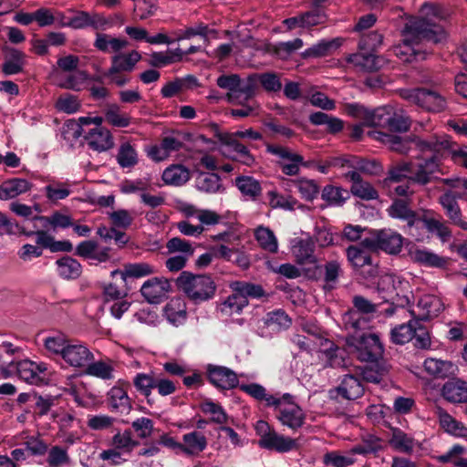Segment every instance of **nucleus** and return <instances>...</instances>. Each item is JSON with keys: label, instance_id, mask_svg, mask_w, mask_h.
Segmentation results:
<instances>
[{"label": "nucleus", "instance_id": "56", "mask_svg": "<svg viewBox=\"0 0 467 467\" xmlns=\"http://www.w3.org/2000/svg\"><path fill=\"white\" fill-rule=\"evenodd\" d=\"M235 185L240 192L253 199L261 194L262 188L259 182L250 176H240L235 180Z\"/></svg>", "mask_w": 467, "mask_h": 467}, {"label": "nucleus", "instance_id": "22", "mask_svg": "<svg viewBox=\"0 0 467 467\" xmlns=\"http://www.w3.org/2000/svg\"><path fill=\"white\" fill-rule=\"evenodd\" d=\"M409 256L414 263L428 267H444L446 259L437 254L426 249L411 246L409 249Z\"/></svg>", "mask_w": 467, "mask_h": 467}, {"label": "nucleus", "instance_id": "13", "mask_svg": "<svg viewBox=\"0 0 467 467\" xmlns=\"http://www.w3.org/2000/svg\"><path fill=\"white\" fill-rule=\"evenodd\" d=\"M442 310L443 303L439 297L425 295L418 300L416 309L411 311V315L421 323L437 317Z\"/></svg>", "mask_w": 467, "mask_h": 467}, {"label": "nucleus", "instance_id": "20", "mask_svg": "<svg viewBox=\"0 0 467 467\" xmlns=\"http://www.w3.org/2000/svg\"><path fill=\"white\" fill-rule=\"evenodd\" d=\"M389 213L393 218L406 222V227L410 231L414 226L419 227L421 223V218L409 207L408 202L404 200H395L389 208Z\"/></svg>", "mask_w": 467, "mask_h": 467}, {"label": "nucleus", "instance_id": "49", "mask_svg": "<svg viewBox=\"0 0 467 467\" xmlns=\"http://www.w3.org/2000/svg\"><path fill=\"white\" fill-rule=\"evenodd\" d=\"M411 124V120L409 116H407L403 109H393L390 116L389 122H388L386 127V132H406L409 130Z\"/></svg>", "mask_w": 467, "mask_h": 467}, {"label": "nucleus", "instance_id": "41", "mask_svg": "<svg viewBox=\"0 0 467 467\" xmlns=\"http://www.w3.org/2000/svg\"><path fill=\"white\" fill-rule=\"evenodd\" d=\"M157 372L150 371V373H138L133 379V385L141 395H143L148 403H151V391L155 389V380Z\"/></svg>", "mask_w": 467, "mask_h": 467}, {"label": "nucleus", "instance_id": "61", "mask_svg": "<svg viewBox=\"0 0 467 467\" xmlns=\"http://www.w3.org/2000/svg\"><path fill=\"white\" fill-rule=\"evenodd\" d=\"M375 367L366 366L364 368H358L357 370V375H359L362 379L372 382L379 383L381 381L382 377L387 373L388 369L384 364H379L375 362Z\"/></svg>", "mask_w": 467, "mask_h": 467}, {"label": "nucleus", "instance_id": "50", "mask_svg": "<svg viewBox=\"0 0 467 467\" xmlns=\"http://www.w3.org/2000/svg\"><path fill=\"white\" fill-rule=\"evenodd\" d=\"M434 414L438 417L440 425L447 432L455 436H460L462 429L464 428L462 423L453 419L445 410L440 406H436L434 409Z\"/></svg>", "mask_w": 467, "mask_h": 467}, {"label": "nucleus", "instance_id": "7", "mask_svg": "<svg viewBox=\"0 0 467 467\" xmlns=\"http://www.w3.org/2000/svg\"><path fill=\"white\" fill-rule=\"evenodd\" d=\"M291 398L290 394H285L279 398V403L273 407L277 412L276 418L279 421L296 431L303 426L306 416L298 405L290 401Z\"/></svg>", "mask_w": 467, "mask_h": 467}, {"label": "nucleus", "instance_id": "34", "mask_svg": "<svg viewBox=\"0 0 467 467\" xmlns=\"http://www.w3.org/2000/svg\"><path fill=\"white\" fill-rule=\"evenodd\" d=\"M233 136H221V141L230 150L234 152L233 157L235 161L246 165L252 166L255 160L254 157L250 153L248 148L241 143L237 140H234Z\"/></svg>", "mask_w": 467, "mask_h": 467}, {"label": "nucleus", "instance_id": "10", "mask_svg": "<svg viewBox=\"0 0 467 467\" xmlns=\"http://www.w3.org/2000/svg\"><path fill=\"white\" fill-rule=\"evenodd\" d=\"M463 192L447 191L439 198V202L445 211L451 223L461 229L467 231V220L462 215L457 199H462Z\"/></svg>", "mask_w": 467, "mask_h": 467}, {"label": "nucleus", "instance_id": "63", "mask_svg": "<svg viewBox=\"0 0 467 467\" xmlns=\"http://www.w3.org/2000/svg\"><path fill=\"white\" fill-rule=\"evenodd\" d=\"M117 161L122 168H130L135 166L138 162L135 149L130 143L121 144L117 155Z\"/></svg>", "mask_w": 467, "mask_h": 467}, {"label": "nucleus", "instance_id": "5", "mask_svg": "<svg viewBox=\"0 0 467 467\" xmlns=\"http://www.w3.org/2000/svg\"><path fill=\"white\" fill-rule=\"evenodd\" d=\"M400 96L409 102L431 112H441L446 108L445 97L437 88H403Z\"/></svg>", "mask_w": 467, "mask_h": 467}, {"label": "nucleus", "instance_id": "1", "mask_svg": "<svg viewBox=\"0 0 467 467\" xmlns=\"http://www.w3.org/2000/svg\"><path fill=\"white\" fill-rule=\"evenodd\" d=\"M420 16L407 20L402 30L403 43L410 47L422 40L440 43L446 38V32L441 21L446 18L441 6L425 3Z\"/></svg>", "mask_w": 467, "mask_h": 467}, {"label": "nucleus", "instance_id": "42", "mask_svg": "<svg viewBox=\"0 0 467 467\" xmlns=\"http://www.w3.org/2000/svg\"><path fill=\"white\" fill-rule=\"evenodd\" d=\"M56 264L58 275L64 279H77L82 273L81 265L70 256H63Z\"/></svg>", "mask_w": 467, "mask_h": 467}, {"label": "nucleus", "instance_id": "40", "mask_svg": "<svg viewBox=\"0 0 467 467\" xmlns=\"http://www.w3.org/2000/svg\"><path fill=\"white\" fill-rule=\"evenodd\" d=\"M105 121L117 128H126L130 124V117L123 113L116 103L108 104L103 109Z\"/></svg>", "mask_w": 467, "mask_h": 467}, {"label": "nucleus", "instance_id": "21", "mask_svg": "<svg viewBox=\"0 0 467 467\" xmlns=\"http://www.w3.org/2000/svg\"><path fill=\"white\" fill-rule=\"evenodd\" d=\"M182 440L181 452L186 456H198L207 448L208 444L207 438L197 431L183 434Z\"/></svg>", "mask_w": 467, "mask_h": 467}, {"label": "nucleus", "instance_id": "14", "mask_svg": "<svg viewBox=\"0 0 467 467\" xmlns=\"http://www.w3.org/2000/svg\"><path fill=\"white\" fill-rule=\"evenodd\" d=\"M347 61L353 66L356 71L365 73L378 71L384 64L383 57L359 49L357 53L349 55Z\"/></svg>", "mask_w": 467, "mask_h": 467}, {"label": "nucleus", "instance_id": "48", "mask_svg": "<svg viewBox=\"0 0 467 467\" xmlns=\"http://www.w3.org/2000/svg\"><path fill=\"white\" fill-rule=\"evenodd\" d=\"M411 171V162L400 161L389 170L387 178L383 181V185L390 187L391 182H400L404 179L410 182V175Z\"/></svg>", "mask_w": 467, "mask_h": 467}, {"label": "nucleus", "instance_id": "32", "mask_svg": "<svg viewBox=\"0 0 467 467\" xmlns=\"http://www.w3.org/2000/svg\"><path fill=\"white\" fill-rule=\"evenodd\" d=\"M128 45L129 42L126 39L114 37L100 32L96 34V39L93 43L94 47L103 53H119L120 50L127 47Z\"/></svg>", "mask_w": 467, "mask_h": 467}, {"label": "nucleus", "instance_id": "31", "mask_svg": "<svg viewBox=\"0 0 467 467\" xmlns=\"http://www.w3.org/2000/svg\"><path fill=\"white\" fill-rule=\"evenodd\" d=\"M195 186L198 191L213 194L223 190L221 178L216 173L197 171Z\"/></svg>", "mask_w": 467, "mask_h": 467}, {"label": "nucleus", "instance_id": "17", "mask_svg": "<svg viewBox=\"0 0 467 467\" xmlns=\"http://www.w3.org/2000/svg\"><path fill=\"white\" fill-rule=\"evenodd\" d=\"M84 140L90 149L99 152L108 150L114 145L109 130L103 127L89 129L86 131Z\"/></svg>", "mask_w": 467, "mask_h": 467}, {"label": "nucleus", "instance_id": "35", "mask_svg": "<svg viewBox=\"0 0 467 467\" xmlns=\"http://www.w3.org/2000/svg\"><path fill=\"white\" fill-rule=\"evenodd\" d=\"M155 273L154 266L148 263H134L127 264L124 265L123 270H114L111 272V276L119 275L123 281L127 277L140 278Z\"/></svg>", "mask_w": 467, "mask_h": 467}, {"label": "nucleus", "instance_id": "3", "mask_svg": "<svg viewBox=\"0 0 467 467\" xmlns=\"http://www.w3.org/2000/svg\"><path fill=\"white\" fill-rule=\"evenodd\" d=\"M175 283L178 288L194 303L211 299L216 290L215 284L211 276L193 275L187 271L182 272Z\"/></svg>", "mask_w": 467, "mask_h": 467}, {"label": "nucleus", "instance_id": "47", "mask_svg": "<svg viewBox=\"0 0 467 467\" xmlns=\"http://www.w3.org/2000/svg\"><path fill=\"white\" fill-rule=\"evenodd\" d=\"M219 88L228 90V100L233 102L239 99L238 88L241 85V78L237 74L221 75L216 80Z\"/></svg>", "mask_w": 467, "mask_h": 467}, {"label": "nucleus", "instance_id": "8", "mask_svg": "<svg viewBox=\"0 0 467 467\" xmlns=\"http://www.w3.org/2000/svg\"><path fill=\"white\" fill-rule=\"evenodd\" d=\"M62 359L67 367L83 372L95 356L86 344L70 340Z\"/></svg>", "mask_w": 467, "mask_h": 467}, {"label": "nucleus", "instance_id": "37", "mask_svg": "<svg viewBox=\"0 0 467 467\" xmlns=\"http://www.w3.org/2000/svg\"><path fill=\"white\" fill-rule=\"evenodd\" d=\"M86 375L95 377L103 380L114 379V367L111 361L98 360L89 361L83 371Z\"/></svg>", "mask_w": 467, "mask_h": 467}, {"label": "nucleus", "instance_id": "44", "mask_svg": "<svg viewBox=\"0 0 467 467\" xmlns=\"http://www.w3.org/2000/svg\"><path fill=\"white\" fill-rule=\"evenodd\" d=\"M88 79V74L84 70H74L60 76L58 86L62 88L79 91Z\"/></svg>", "mask_w": 467, "mask_h": 467}, {"label": "nucleus", "instance_id": "59", "mask_svg": "<svg viewBox=\"0 0 467 467\" xmlns=\"http://www.w3.org/2000/svg\"><path fill=\"white\" fill-rule=\"evenodd\" d=\"M84 123L81 121L75 119H68L65 122L62 128V136L65 140L73 144L77 141L81 136L84 137L86 131L83 128Z\"/></svg>", "mask_w": 467, "mask_h": 467}, {"label": "nucleus", "instance_id": "55", "mask_svg": "<svg viewBox=\"0 0 467 467\" xmlns=\"http://www.w3.org/2000/svg\"><path fill=\"white\" fill-rule=\"evenodd\" d=\"M382 449V441L374 435L368 434L363 437L360 444H358L351 449V452L366 455L368 453H376Z\"/></svg>", "mask_w": 467, "mask_h": 467}, {"label": "nucleus", "instance_id": "25", "mask_svg": "<svg viewBox=\"0 0 467 467\" xmlns=\"http://www.w3.org/2000/svg\"><path fill=\"white\" fill-rule=\"evenodd\" d=\"M163 315L169 323L175 327L182 326L187 319V306L183 299L171 298L163 308Z\"/></svg>", "mask_w": 467, "mask_h": 467}, {"label": "nucleus", "instance_id": "46", "mask_svg": "<svg viewBox=\"0 0 467 467\" xmlns=\"http://www.w3.org/2000/svg\"><path fill=\"white\" fill-rule=\"evenodd\" d=\"M393 107L388 105L378 108L372 111L366 113V124L368 126L379 127L386 129L388 122H389Z\"/></svg>", "mask_w": 467, "mask_h": 467}, {"label": "nucleus", "instance_id": "33", "mask_svg": "<svg viewBox=\"0 0 467 467\" xmlns=\"http://www.w3.org/2000/svg\"><path fill=\"white\" fill-rule=\"evenodd\" d=\"M338 394L346 400H356L364 393L360 379L354 375H346L337 387Z\"/></svg>", "mask_w": 467, "mask_h": 467}, {"label": "nucleus", "instance_id": "53", "mask_svg": "<svg viewBox=\"0 0 467 467\" xmlns=\"http://www.w3.org/2000/svg\"><path fill=\"white\" fill-rule=\"evenodd\" d=\"M254 234L258 244L264 250L270 253L277 252V239L273 231L267 227L260 226L255 230Z\"/></svg>", "mask_w": 467, "mask_h": 467}, {"label": "nucleus", "instance_id": "45", "mask_svg": "<svg viewBox=\"0 0 467 467\" xmlns=\"http://www.w3.org/2000/svg\"><path fill=\"white\" fill-rule=\"evenodd\" d=\"M303 46L304 43L301 38H295L291 41L278 42L272 45L270 51L279 59L286 60Z\"/></svg>", "mask_w": 467, "mask_h": 467}, {"label": "nucleus", "instance_id": "30", "mask_svg": "<svg viewBox=\"0 0 467 467\" xmlns=\"http://www.w3.org/2000/svg\"><path fill=\"white\" fill-rule=\"evenodd\" d=\"M403 283L394 275L386 274L378 281V291L385 301L393 300L400 296Z\"/></svg>", "mask_w": 467, "mask_h": 467}, {"label": "nucleus", "instance_id": "16", "mask_svg": "<svg viewBox=\"0 0 467 467\" xmlns=\"http://www.w3.org/2000/svg\"><path fill=\"white\" fill-rule=\"evenodd\" d=\"M207 371L211 383L217 388L231 389L238 386L236 373L226 367L209 365Z\"/></svg>", "mask_w": 467, "mask_h": 467}, {"label": "nucleus", "instance_id": "54", "mask_svg": "<svg viewBox=\"0 0 467 467\" xmlns=\"http://www.w3.org/2000/svg\"><path fill=\"white\" fill-rule=\"evenodd\" d=\"M466 450L463 446L453 445L446 453L437 457L441 463L451 462L456 467H467V458L462 457Z\"/></svg>", "mask_w": 467, "mask_h": 467}, {"label": "nucleus", "instance_id": "23", "mask_svg": "<svg viewBox=\"0 0 467 467\" xmlns=\"http://www.w3.org/2000/svg\"><path fill=\"white\" fill-rule=\"evenodd\" d=\"M291 252L298 264H313L317 261L314 254L315 244L311 238L294 239L292 241Z\"/></svg>", "mask_w": 467, "mask_h": 467}, {"label": "nucleus", "instance_id": "52", "mask_svg": "<svg viewBox=\"0 0 467 467\" xmlns=\"http://www.w3.org/2000/svg\"><path fill=\"white\" fill-rule=\"evenodd\" d=\"M321 196L328 204L341 206L349 198V193L340 187L327 185L324 187Z\"/></svg>", "mask_w": 467, "mask_h": 467}, {"label": "nucleus", "instance_id": "2", "mask_svg": "<svg viewBox=\"0 0 467 467\" xmlns=\"http://www.w3.org/2000/svg\"><path fill=\"white\" fill-rule=\"evenodd\" d=\"M368 135L400 154H410L413 150H418L421 153H441L442 151L451 150L452 144L449 137L445 134H434L426 139L417 136L403 138L379 130L368 131Z\"/></svg>", "mask_w": 467, "mask_h": 467}, {"label": "nucleus", "instance_id": "62", "mask_svg": "<svg viewBox=\"0 0 467 467\" xmlns=\"http://www.w3.org/2000/svg\"><path fill=\"white\" fill-rule=\"evenodd\" d=\"M354 454L351 452V450L347 454L330 451L324 455L323 462L327 466L348 467L355 462Z\"/></svg>", "mask_w": 467, "mask_h": 467}, {"label": "nucleus", "instance_id": "12", "mask_svg": "<svg viewBox=\"0 0 467 467\" xmlns=\"http://www.w3.org/2000/svg\"><path fill=\"white\" fill-rule=\"evenodd\" d=\"M171 291V280L165 277H152L141 286L140 293L150 304H159Z\"/></svg>", "mask_w": 467, "mask_h": 467}, {"label": "nucleus", "instance_id": "24", "mask_svg": "<svg viewBox=\"0 0 467 467\" xmlns=\"http://www.w3.org/2000/svg\"><path fill=\"white\" fill-rule=\"evenodd\" d=\"M258 444L264 449L274 450L278 452H287L296 448L295 439L278 434L275 431L267 436L265 435L264 440H259Z\"/></svg>", "mask_w": 467, "mask_h": 467}, {"label": "nucleus", "instance_id": "36", "mask_svg": "<svg viewBox=\"0 0 467 467\" xmlns=\"http://www.w3.org/2000/svg\"><path fill=\"white\" fill-rule=\"evenodd\" d=\"M340 45L341 40L339 38H334L330 40L323 39L313 45L311 47L306 49L301 54V56L303 58L326 57L337 49Z\"/></svg>", "mask_w": 467, "mask_h": 467}, {"label": "nucleus", "instance_id": "15", "mask_svg": "<svg viewBox=\"0 0 467 467\" xmlns=\"http://www.w3.org/2000/svg\"><path fill=\"white\" fill-rule=\"evenodd\" d=\"M16 370L18 377L22 380L37 385L45 380L47 365L44 362L36 363L25 359L17 363Z\"/></svg>", "mask_w": 467, "mask_h": 467}, {"label": "nucleus", "instance_id": "26", "mask_svg": "<svg viewBox=\"0 0 467 467\" xmlns=\"http://www.w3.org/2000/svg\"><path fill=\"white\" fill-rule=\"evenodd\" d=\"M140 59L141 55L136 50L128 53H119L110 59V73L131 72Z\"/></svg>", "mask_w": 467, "mask_h": 467}, {"label": "nucleus", "instance_id": "38", "mask_svg": "<svg viewBox=\"0 0 467 467\" xmlns=\"http://www.w3.org/2000/svg\"><path fill=\"white\" fill-rule=\"evenodd\" d=\"M109 406L112 410L124 413L130 408V400L127 392L120 387H113L108 393Z\"/></svg>", "mask_w": 467, "mask_h": 467}, {"label": "nucleus", "instance_id": "51", "mask_svg": "<svg viewBox=\"0 0 467 467\" xmlns=\"http://www.w3.org/2000/svg\"><path fill=\"white\" fill-rule=\"evenodd\" d=\"M324 289L331 291L336 288L339 275L342 273L341 265L337 260L327 262L324 266Z\"/></svg>", "mask_w": 467, "mask_h": 467}, {"label": "nucleus", "instance_id": "6", "mask_svg": "<svg viewBox=\"0 0 467 467\" xmlns=\"http://www.w3.org/2000/svg\"><path fill=\"white\" fill-rule=\"evenodd\" d=\"M390 337L391 341L398 345H403L414 338V345L418 348L426 349L431 346V337L427 327L414 317L408 323L392 328Z\"/></svg>", "mask_w": 467, "mask_h": 467}, {"label": "nucleus", "instance_id": "28", "mask_svg": "<svg viewBox=\"0 0 467 467\" xmlns=\"http://www.w3.org/2000/svg\"><path fill=\"white\" fill-rule=\"evenodd\" d=\"M403 237L392 230H381L378 232L379 249L389 254H397L401 251Z\"/></svg>", "mask_w": 467, "mask_h": 467}, {"label": "nucleus", "instance_id": "18", "mask_svg": "<svg viewBox=\"0 0 467 467\" xmlns=\"http://www.w3.org/2000/svg\"><path fill=\"white\" fill-rule=\"evenodd\" d=\"M4 63L2 65V72L5 76L16 75L23 72L26 64V56L24 52L9 47H5Z\"/></svg>", "mask_w": 467, "mask_h": 467}, {"label": "nucleus", "instance_id": "57", "mask_svg": "<svg viewBox=\"0 0 467 467\" xmlns=\"http://www.w3.org/2000/svg\"><path fill=\"white\" fill-rule=\"evenodd\" d=\"M347 257L355 268H364L370 264L371 255L369 252L360 246L350 245L347 249Z\"/></svg>", "mask_w": 467, "mask_h": 467}, {"label": "nucleus", "instance_id": "64", "mask_svg": "<svg viewBox=\"0 0 467 467\" xmlns=\"http://www.w3.org/2000/svg\"><path fill=\"white\" fill-rule=\"evenodd\" d=\"M56 109L67 114L78 112L81 107L78 98L72 94H63L56 101Z\"/></svg>", "mask_w": 467, "mask_h": 467}, {"label": "nucleus", "instance_id": "27", "mask_svg": "<svg viewBox=\"0 0 467 467\" xmlns=\"http://www.w3.org/2000/svg\"><path fill=\"white\" fill-rule=\"evenodd\" d=\"M32 188V183L22 178H12L2 182L0 185V200L14 199Z\"/></svg>", "mask_w": 467, "mask_h": 467}, {"label": "nucleus", "instance_id": "29", "mask_svg": "<svg viewBox=\"0 0 467 467\" xmlns=\"http://www.w3.org/2000/svg\"><path fill=\"white\" fill-rule=\"evenodd\" d=\"M441 393L451 403L467 402V382L461 379L449 380L443 385Z\"/></svg>", "mask_w": 467, "mask_h": 467}, {"label": "nucleus", "instance_id": "39", "mask_svg": "<svg viewBox=\"0 0 467 467\" xmlns=\"http://www.w3.org/2000/svg\"><path fill=\"white\" fill-rule=\"evenodd\" d=\"M162 180L166 184L181 186L190 180V171L183 165H171L164 170Z\"/></svg>", "mask_w": 467, "mask_h": 467}, {"label": "nucleus", "instance_id": "60", "mask_svg": "<svg viewBox=\"0 0 467 467\" xmlns=\"http://www.w3.org/2000/svg\"><path fill=\"white\" fill-rule=\"evenodd\" d=\"M428 232L436 234L442 242L448 241L451 237V232L444 222L434 218L421 219V223Z\"/></svg>", "mask_w": 467, "mask_h": 467}, {"label": "nucleus", "instance_id": "4", "mask_svg": "<svg viewBox=\"0 0 467 467\" xmlns=\"http://www.w3.org/2000/svg\"><path fill=\"white\" fill-rule=\"evenodd\" d=\"M347 343L360 361L374 363L382 357L383 347L376 334H353L348 337Z\"/></svg>", "mask_w": 467, "mask_h": 467}, {"label": "nucleus", "instance_id": "9", "mask_svg": "<svg viewBox=\"0 0 467 467\" xmlns=\"http://www.w3.org/2000/svg\"><path fill=\"white\" fill-rule=\"evenodd\" d=\"M267 152L280 159L279 165L282 171L286 175H296L299 171L300 165H304V159L301 155L291 151L288 148L268 144Z\"/></svg>", "mask_w": 467, "mask_h": 467}, {"label": "nucleus", "instance_id": "58", "mask_svg": "<svg viewBox=\"0 0 467 467\" xmlns=\"http://www.w3.org/2000/svg\"><path fill=\"white\" fill-rule=\"evenodd\" d=\"M389 444L395 450L404 453H411L414 448L413 439L400 430L393 431Z\"/></svg>", "mask_w": 467, "mask_h": 467}, {"label": "nucleus", "instance_id": "43", "mask_svg": "<svg viewBox=\"0 0 467 467\" xmlns=\"http://www.w3.org/2000/svg\"><path fill=\"white\" fill-rule=\"evenodd\" d=\"M240 389L259 401H265L269 407L279 403V398L266 392L265 387L258 383L243 384Z\"/></svg>", "mask_w": 467, "mask_h": 467}, {"label": "nucleus", "instance_id": "11", "mask_svg": "<svg viewBox=\"0 0 467 467\" xmlns=\"http://www.w3.org/2000/svg\"><path fill=\"white\" fill-rule=\"evenodd\" d=\"M442 151L441 154H442ZM431 156L425 158L417 164L411 162L410 182L420 185H426L431 182L433 175L439 170L437 161L438 152H431Z\"/></svg>", "mask_w": 467, "mask_h": 467}, {"label": "nucleus", "instance_id": "19", "mask_svg": "<svg viewBox=\"0 0 467 467\" xmlns=\"http://www.w3.org/2000/svg\"><path fill=\"white\" fill-rule=\"evenodd\" d=\"M345 177L352 182L350 191L354 196L366 201L379 198L376 189L369 182L364 181L358 171H348L345 174Z\"/></svg>", "mask_w": 467, "mask_h": 467}]
</instances>
